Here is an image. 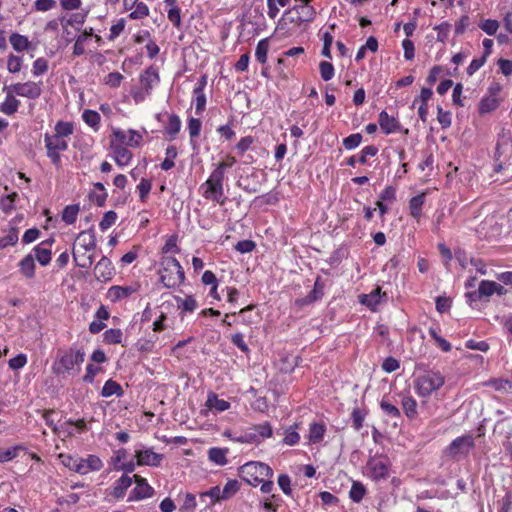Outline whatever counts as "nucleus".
Masks as SVG:
<instances>
[{"instance_id": "8fccbe9b", "label": "nucleus", "mask_w": 512, "mask_h": 512, "mask_svg": "<svg viewBox=\"0 0 512 512\" xmlns=\"http://www.w3.org/2000/svg\"><path fill=\"white\" fill-rule=\"evenodd\" d=\"M240 489V484L237 480H228L222 490V500L231 498Z\"/></svg>"}, {"instance_id": "4468645a", "label": "nucleus", "mask_w": 512, "mask_h": 512, "mask_svg": "<svg viewBox=\"0 0 512 512\" xmlns=\"http://www.w3.org/2000/svg\"><path fill=\"white\" fill-rule=\"evenodd\" d=\"M378 123L383 133L387 135L399 132L402 128L398 119L393 116H389L385 110L380 112L378 116Z\"/></svg>"}, {"instance_id": "72a5a7b5", "label": "nucleus", "mask_w": 512, "mask_h": 512, "mask_svg": "<svg viewBox=\"0 0 512 512\" xmlns=\"http://www.w3.org/2000/svg\"><path fill=\"white\" fill-rule=\"evenodd\" d=\"M299 424H294L285 429V437L283 438V443L288 446H294L299 443L300 435L297 432V428Z\"/></svg>"}, {"instance_id": "bb28decb", "label": "nucleus", "mask_w": 512, "mask_h": 512, "mask_svg": "<svg viewBox=\"0 0 512 512\" xmlns=\"http://www.w3.org/2000/svg\"><path fill=\"white\" fill-rule=\"evenodd\" d=\"M9 41H10V44L12 45L13 49L17 52L29 50L30 46H31V43L26 36L21 35L16 32H14L10 35Z\"/></svg>"}, {"instance_id": "f704fd0d", "label": "nucleus", "mask_w": 512, "mask_h": 512, "mask_svg": "<svg viewBox=\"0 0 512 512\" xmlns=\"http://www.w3.org/2000/svg\"><path fill=\"white\" fill-rule=\"evenodd\" d=\"M35 257L40 265L47 266L51 261L52 252L50 248L37 245L34 247Z\"/></svg>"}, {"instance_id": "c9c22d12", "label": "nucleus", "mask_w": 512, "mask_h": 512, "mask_svg": "<svg viewBox=\"0 0 512 512\" xmlns=\"http://www.w3.org/2000/svg\"><path fill=\"white\" fill-rule=\"evenodd\" d=\"M79 210V204L66 206L62 212V220L68 225L75 223Z\"/></svg>"}, {"instance_id": "49530a36", "label": "nucleus", "mask_w": 512, "mask_h": 512, "mask_svg": "<svg viewBox=\"0 0 512 512\" xmlns=\"http://www.w3.org/2000/svg\"><path fill=\"white\" fill-rule=\"evenodd\" d=\"M22 445H15L7 450H0V463L13 460L18 455V451L24 450Z\"/></svg>"}, {"instance_id": "603ef678", "label": "nucleus", "mask_w": 512, "mask_h": 512, "mask_svg": "<svg viewBox=\"0 0 512 512\" xmlns=\"http://www.w3.org/2000/svg\"><path fill=\"white\" fill-rule=\"evenodd\" d=\"M321 78L324 81H329L334 77V66L328 61H321L319 64Z\"/></svg>"}, {"instance_id": "0e129e2a", "label": "nucleus", "mask_w": 512, "mask_h": 512, "mask_svg": "<svg viewBox=\"0 0 512 512\" xmlns=\"http://www.w3.org/2000/svg\"><path fill=\"white\" fill-rule=\"evenodd\" d=\"M117 220V214L116 212L110 210L106 212L102 218V220L99 223V227L102 231L107 230L110 228Z\"/></svg>"}, {"instance_id": "7ed1b4c3", "label": "nucleus", "mask_w": 512, "mask_h": 512, "mask_svg": "<svg viewBox=\"0 0 512 512\" xmlns=\"http://www.w3.org/2000/svg\"><path fill=\"white\" fill-rule=\"evenodd\" d=\"M272 476L271 467L262 462H248L239 468V477L251 486H257Z\"/></svg>"}, {"instance_id": "b1692460", "label": "nucleus", "mask_w": 512, "mask_h": 512, "mask_svg": "<svg viewBox=\"0 0 512 512\" xmlns=\"http://www.w3.org/2000/svg\"><path fill=\"white\" fill-rule=\"evenodd\" d=\"M11 90L8 93L5 101L0 105V111L6 115H13L17 112L20 101L16 99Z\"/></svg>"}, {"instance_id": "774afa93", "label": "nucleus", "mask_w": 512, "mask_h": 512, "mask_svg": "<svg viewBox=\"0 0 512 512\" xmlns=\"http://www.w3.org/2000/svg\"><path fill=\"white\" fill-rule=\"evenodd\" d=\"M196 507V498L192 493H187L185 495L184 502L180 507L181 512H194Z\"/></svg>"}, {"instance_id": "69168bd1", "label": "nucleus", "mask_w": 512, "mask_h": 512, "mask_svg": "<svg viewBox=\"0 0 512 512\" xmlns=\"http://www.w3.org/2000/svg\"><path fill=\"white\" fill-rule=\"evenodd\" d=\"M47 70L48 61L45 58L40 57L34 61L32 69V73L34 76L43 75L45 72H47Z\"/></svg>"}, {"instance_id": "a211bd4d", "label": "nucleus", "mask_w": 512, "mask_h": 512, "mask_svg": "<svg viewBox=\"0 0 512 512\" xmlns=\"http://www.w3.org/2000/svg\"><path fill=\"white\" fill-rule=\"evenodd\" d=\"M60 459L62 464L67 467L69 470L79 473L81 475L86 474V469L84 468V459L79 457H74L71 455L60 454Z\"/></svg>"}, {"instance_id": "9b49d317", "label": "nucleus", "mask_w": 512, "mask_h": 512, "mask_svg": "<svg viewBox=\"0 0 512 512\" xmlns=\"http://www.w3.org/2000/svg\"><path fill=\"white\" fill-rule=\"evenodd\" d=\"M135 457L138 465L158 467L163 459L162 454L155 453L151 448L136 450Z\"/></svg>"}, {"instance_id": "3c124183", "label": "nucleus", "mask_w": 512, "mask_h": 512, "mask_svg": "<svg viewBox=\"0 0 512 512\" xmlns=\"http://www.w3.org/2000/svg\"><path fill=\"white\" fill-rule=\"evenodd\" d=\"M178 307L185 312H193L197 307V302L192 296H187L185 299L176 297Z\"/></svg>"}, {"instance_id": "cd10ccee", "label": "nucleus", "mask_w": 512, "mask_h": 512, "mask_svg": "<svg viewBox=\"0 0 512 512\" xmlns=\"http://www.w3.org/2000/svg\"><path fill=\"white\" fill-rule=\"evenodd\" d=\"M325 432L326 426L323 422H314L310 424L309 441L314 444L321 442Z\"/></svg>"}, {"instance_id": "5701e85b", "label": "nucleus", "mask_w": 512, "mask_h": 512, "mask_svg": "<svg viewBox=\"0 0 512 512\" xmlns=\"http://www.w3.org/2000/svg\"><path fill=\"white\" fill-rule=\"evenodd\" d=\"M20 272L27 278L33 279L35 277V261L32 254L26 255L18 264Z\"/></svg>"}, {"instance_id": "c85d7f7f", "label": "nucleus", "mask_w": 512, "mask_h": 512, "mask_svg": "<svg viewBox=\"0 0 512 512\" xmlns=\"http://www.w3.org/2000/svg\"><path fill=\"white\" fill-rule=\"evenodd\" d=\"M206 406L215 409L217 412H223L230 408V403L224 399H219L214 393L208 395Z\"/></svg>"}, {"instance_id": "473e14b6", "label": "nucleus", "mask_w": 512, "mask_h": 512, "mask_svg": "<svg viewBox=\"0 0 512 512\" xmlns=\"http://www.w3.org/2000/svg\"><path fill=\"white\" fill-rule=\"evenodd\" d=\"M404 413L409 419H414L418 415L417 402L411 396H404L401 401Z\"/></svg>"}, {"instance_id": "79ce46f5", "label": "nucleus", "mask_w": 512, "mask_h": 512, "mask_svg": "<svg viewBox=\"0 0 512 512\" xmlns=\"http://www.w3.org/2000/svg\"><path fill=\"white\" fill-rule=\"evenodd\" d=\"M103 467L102 460L96 455H89L86 459H84V468L86 469V474L89 471H99Z\"/></svg>"}, {"instance_id": "5fc2aeb1", "label": "nucleus", "mask_w": 512, "mask_h": 512, "mask_svg": "<svg viewBox=\"0 0 512 512\" xmlns=\"http://www.w3.org/2000/svg\"><path fill=\"white\" fill-rule=\"evenodd\" d=\"M152 188V182L149 179L142 178L140 183L137 185L139 191V198L142 202H146L148 195Z\"/></svg>"}, {"instance_id": "864d4df0", "label": "nucleus", "mask_w": 512, "mask_h": 512, "mask_svg": "<svg viewBox=\"0 0 512 512\" xmlns=\"http://www.w3.org/2000/svg\"><path fill=\"white\" fill-rule=\"evenodd\" d=\"M366 413L359 409L354 408L351 413L352 426L356 431H359L363 427V422L365 419Z\"/></svg>"}, {"instance_id": "7c9ffc66", "label": "nucleus", "mask_w": 512, "mask_h": 512, "mask_svg": "<svg viewBox=\"0 0 512 512\" xmlns=\"http://www.w3.org/2000/svg\"><path fill=\"white\" fill-rule=\"evenodd\" d=\"M425 202V195L418 194L412 197L409 201L410 214L413 218L419 219L422 213V206Z\"/></svg>"}, {"instance_id": "9d476101", "label": "nucleus", "mask_w": 512, "mask_h": 512, "mask_svg": "<svg viewBox=\"0 0 512 512\" xmlns=\"http://www.w3.org/2000/svg\"><path fill=\"white\" fill-rule=\"evenodd\" d=\"M114 273L112 262L106 256H103L94 267L95 278L100 282L111 280Z\"/></svg>"}, {"instance_id": "4d7b16f0", "label": "nucleus", "mask_w": 512, "mask_h": 512, "mask_svg": "<svg viewBox=\"0 0 512 512\" xmlns=\"http://www.w3.org/2000/svg\"><path fill=\"white\" fill-rule=\"evenodd\" d=\"M23 59L20 56L10 54L7 60V69L10 73H18L21 70Z\"/></svg>"}, {"instance_id": "2eb2a0df", "label": "nucleus", "mask_w": 512, "mask_h": 512, "mask_svg": "<svg viewBox=\"0 0 512 512\" xmlns=\"http://www.w3.org/2000/svg\"><path fill=\"white\" fill-rule=\"evenodd\" d=\"M77 241L75 248L84 250V252L93 251L96 248V236L93 228L81 231L77 236Z\"/></svg>"}, {"instance_id": "c756f323", "label": "nucleus", "mask_w": 512, "mask_h": 512, "mask_svg": "<svg viewBox=\"0 0 512 512\" xmlns=\"http://www.w3.org/2000/svg\"><path fill=\"white\" fill-rule=\"evenodd\" d=\"M123 393H124V391H123L121 385L118 382H116L112 379H109L105 382V384L102 388L101 396L108 398V397H111L112 395L122 396Z\"/></svg>"}, {"instance_id": "2f4dec72", "label": "nucleus", "mask_w": 512, "mask_h": 512, "mask_svg": "<svg viewBox=\"0 0 512 512\" xmlns=\"http://www.w3.org/2000/svg\"><path fill=\"white\" fill-rule=\"evenodd\" d=\"M228 449H222L218 447H212L208 450V458L211 462L223 466L227 463L226 454Z\"/></svg>"}, {"instance_id": "052dcab7", "label": "nucleus", "mask_w": 512, "mask_h": 512, "mask_svg": "<svg viewBox=\"0 0 512 512\" xmlns=\"http://www.w3.org/2000/svg\"><path fill=\"white\" fill-rule=\"evenodd\" d=\"M135 5H136L135 10L129 14V17L131 19H133V20L142 19L149 15V8L144 2H138V3L135 2Z\"/></svg>"}, {"instance_id": "0eeeda50", "label": "nucleus", "mask_w": 512, "mask_h": 512, "mask_svg": "<svg viewBox=\"0 0 512 512\" xmlns=\"http://www.w3.org/2000/svg\"><path fill=\"white\" fill-rule=\"evenodd\" d=\"M315 15L316 12L313 6L308 5V3H302L285 11L284 18L289 23L300 26L304 22L313 21Z\"/></svg>"}, {"instance_id": "6e6d98bb", "label": "nucleus", "mask_w": 512, "mask_h": 512, "mask_svg": "<svg viewBox=\"0 0 512 512\" xmlns=\"http://www.w3.org/2000/svg\"><path fill=\"white\" fill-rule=\"evenodd\" d=\"M250 430H253V432L257 433L258 439L260 437L269 438L273 434V430L269 422L257 424L253 426V428H251Z\"/></svg>"}, {"instance_id": "f8f14e48", "label": "nucleus", "mask_w": 512, "mask_h": 512, "mask_svg": "<svg viewBox=\"0 0 512 512\" xmlns=\"http://www.w3.org/2000/svg\"><path fill=\"white\" fill-rule=\"evenodd\" d=\"M113 135L120 145H127L132 147H138L140 145V141L142 136L135 130L130 129L128 132H125L120 129H115L113 131Z\"/></svg>"}, {"instance_id": "20e7f679", "label": "nucleus", "mask_w": 512, "mask_h": 512, "mask_svg": "<svg viewBox=\"0 0 512 512\" xmlns=\"http://www.w3.org/2000/svg\"><path fill=\"white\" fill-rule=\"evenodd\" d=\"M224 175V165H217L203 185L206 186V190L203 193L204 198L216 201L221 205L225 203L226 198L224 197L223 189Z\"/></svg>"}, {"instance_id": "6e6552de", "label": "nucleus", "mask_w": 512, "mask_h": 512, "mask_svg": "<svg viewBox=\"0 0 512 512\" xmlns=\"http://www.w3.org/2000/svg\"><path fill=\"white\" fill-rule=\"evenodd\" d=\"M7 89L11 90L12 93L16 94L17 96L26 97L33 100L38 99L42 93L41 82L36 83L33 81H27L24 83L18 82L12 84Z\"/></svg>"}, {"instance_id": "de8ad7c7", "label": "nucleus", "mask_w": 512, "mask_h": 512, "mask_svg": "<svg viewBox=\"0 0 512 512\" xmlns=\"http://www.w3.org/2000/svg\"><path fill=\"white\" fill-rule=\"evenodd\" d=\"M363 140V136L360 133H354L344 138L342 141L343 146L347 150H353L357 148Z\"/></svg>"}, {"instance_id": "412c9836", "label": "nucleus", "mask_w": 512, "mask_h": 512, "mask_svg": "<svg viewBox=\"0 0 512 512\" xmlns=\"http://www.w3.org/2000/svg\"><path fill=\"white\" fill-rule=\"evenodd\" d=\"M133 478L128 475L121 476L114 484L112 495L116 499H121L125 496L127 489L132 485Z\"/></svg>"}, {"instance_id": "f03ea898", "label": "nucleus", "mask_w": 512, "mask_h": 512, "mask_svg": "<svg viewBox=\"0 0 512 512\" xmlns=\"http://www.w3.org/2000/svg\"><path fill=\"white\" fill-rule=\"evenodd\" d=\"M160 265V281L166 288H174L183 283L185 273L176 258L165 256L161 259Z\"/></svg>"}, {"instance_id": "13d9d810", "label": "nucleus", "mask_w": 512, "mask_h": 512, "mask_svg": "<svg viewBox=\"0 0 512 512\" xmlns=\"http://www.w3.org/2000/svg\"><path fill=\"white\" fill-rule=\"evenodd\" d=\"M206 497H209L211 499L210 504H214L219 500H222V490L220 489L219 486H214L210 488L208 491H205L200 494L201 500H204Z\"/></svg>"}, {"instance_id": "4be33fe9", "label": "nucleus", "mask_w": 512, "mask_h": 512, "mask_svg": "<svg viewBox=\"0 0 512 512\" xmlns=\"http://www.w3.org/2000/svg\"><path fill=\"white\" fill-rule=\"evenodd\" d=\"M154 494V489L149 485H136L133 490L130 492L128 501H137L145 498L152 497Z\"/></svg>"}, {"instance_id": "4c0bfd02", "label": "nucleus", "mask_w": 512, "mask_h": 512, "mask_svg": "<svg viewBox=\"0 0 512 512\" xmlns=\"http://www.w3.org/2000/svg\"><path fill=\"white\" fill-rule=\"evenodd\" d=\"M269 49V39L265 38L258 42L255 51V57L258 62L265 64L267 61V53Z\"/></svg>"}, {"instance_id": "e433bc0d", "label": "nucleus", "mask_w": 512, "mask_h": 512, "mask_svg": "<svg viewBox=\"0 0 512 512\" xmlns=\"http://www.w3.org/2000/svg\"><path fill=\"white\" fill-rule=\"evenodd\" d=\"M181 129V120L178 115L171 114L168 117V124L165 127L166 133L174 138Z\"/></svg>"}, {"instance_id": "c03bdc74", "label": "nucleus", "mask_w": 512, "mask_h": 512, "mask_svg": "<svg viewBox=\"0 0 512 512\" xmlns=\"http://www.w3.org/2000/svg\"><path fill=\"white\" fill-rule=\"evenodd\" d=\"M17 198L18 194L16 192L2 196L0 199V208L3 210V212H11L14 209V203Z\"/></svg>"}, {"instance_id": "e2e57ef3", "label": "nucleus", "mask_w": 512, "mask_h": 512, "mask_svg": "<svg viewBox=\"0 0 512 512\" xmlns=\"http://www.w3.org/2000/svg\"><path fill=\"white\" fill-rule=\"evenodd\" d=\"M378 153V148L374 145H368V146H365L361 152H360V156L358 158V162L362 165H365L368 163V159L367 157L370 156V157H374L376 156Z\"/></svg>"}, {"instance_id": "680f3d73", "label": "nucleus", "mask_w": 512, "mask_h": 512, "mask_svg": "<svg viewBox=\"0 0 512 512\" xmlns=\"http://www.w3.org/2000/svg\"><path fill=\"white\" fill-rule=\"evenodd\" d=\"M495 282L490 280H482L479 284L478 290L482 298L490 297L494 294Z\"/></svg>"}, {"instance_id": "58836bf2", "label": "nucleus", "mask_w": 512, "mask_h": 512, "mask_svg": "<svg viewBox=\"0 0 512 512\" xmlns=\"http://www.w3.org/2000/svg\"><path fill=\"white\" fill-rule=\"evenodd\" d=\"M366 493V489L361 482L354 481L349 492V497L353 502L359 503Z\"/></svg>"}, {"instance_id": "f3484780", "label": "nucleus", "mask_w": 512, "mask_h": 512, "mask_svg": "<svg viewBox=\"0 0 512 512\" xmlns=\"http://www.w3.org/2000/svg\"><path fill=\"white\" fill-rule=\"evenodd\" d=\"M110 148L114 153V160L119 166H126L132 159V153L126 147L111 141Z\"/></svg>"}, {"instance_id": "a18cd8bd", "label": "nucleus", "mask_w": 512, "mask_h": 512, "mask_svg": "<svg viewBox=\"0 0 512 512\" xmlns=\"http://www.w3.org/2000/svg\"><path fill=\"white\" fill-rule=\"evenodd\" d=\"M55 135L60 137H68L73 134V124L71 122L59 121L55 125Z\"/></svg>"}, {"instance_id": "09e8293b", "label": "nucleus", "mask_w": 512, "mask_h": 512, "mask_svg": "<svg viewBox=\"0 0 512 512\" xmlns=\"http://www.w3.org/2000/svg\"><path fill=\"white\" fill-rule=\"evenodd\" d=\"M18 242V230L15 227H12L9 231V233L5 236L0 238V250L7 247V246H13Z\"/></svg>"}, {"instance_id": "6ab92c4d", "label": "nucleus", "mask_w": 512, "mask_h": 512, "mask_svg": "<svg viewBox=\"0 0 512 512\" xmlns=\"http://www.w3.org/2000/svg\"><path fill=\"white\" fill-rule=\"evenodd\" d=\"M382 297H386V293H382L381 288L376 287L371 293L360 295L359 300L360 303L374 310L375 306L381 302Z\"/></svg>"}, {"instance_id": "423d86ee", "label": "nucleus", "mask_w": 512, "mask_h": 512, "mask_svg": "<svg viewBox=\"0 0 512 512\" xmlns=\"http://www.w3.org/2000/svg\"><path fill=\"white\" fill-rule=\"evenodd\" d=\"M475 446L472 435H463L454 439L444 450L447 457L458 460L469 454Z\"/></svg>"}, {"instance_id": "dca6fc26", "label": "nucleus", "mask_w": 512, "mask_h": 512, "mask_svg": "<svg viewBox=\"0 0 512 512\" xmlns=\"http://www.w3.org/2000/svg\"><path fill=\"white\" fill-rule=\"evenodd\" d=\"M159 80L157 68L154 66L148 67L140 76V83L146 94H150L153 85L158 83Z\"/></svg>"}, {"instance_id": "ea45409f", "label": "nucleus", "mask_w": 512, "mask_h": 512, "mask_svg": "<svg viewBox=\"0 0 512 512\" xmlns=\"http://www.w3.org/2000/svg\"><path fill=\"white\" fill-rule=\"evenodd\" d=\"M371 473L375 480L385 479L388 477V466L382 461L375 462L371 467Z\"/></svg>"}, {"instance_id": "393cba45", "label": "nucleus", "mask_w": 512, "mask_h": 512, "mask_svg": "<svg viewBox=\"0 0 512 512\" xmlns=\"http://www.w3.org/2000/svg\"><path fill=\"white\" fill-rule=\"evenodd\" d=\"M500 105V99L497 97H483L478 106V111L481 115L495 111Z\"/></svg>"}, {"instance_id": "338daca9", "label": "nucleus", "mask_w": 512, "mask_h": 512, "mask_svg": "<svg viewBox=\"0 0 512 512\" xmlns=\"http://www.w3.org/2000/svg\"><path fill=\"white\" fill-rule=\"evenodd\" d=\"M479 27L488 35H494L499 28V23L496 20L487 19L482 21Z\"/></svg>"}, {"instance_id": "1a4fd4ad", "label": "nucleus", "mask_w": 512, "mask_h": 512, "mask_svg": "<svg viewBox=\"0 0 512 512\" xmlns=\"http://www.w3.org/2000/svg\"><path fill=\"white\" fill-rule=\"evenodd\" d=\"M324 295V283L321 281L320 277H317L313 289L303 298H298L295 300V305L299 308L310 305L318 300H320Z\"/></svg>"}, {"instance_id": "f257e3e1", "label": "nucleus", "mask_w": 512, "mask_h": 512, "mask_svg": "<svg viewBox=\"0 0 512 512\" xmlns=\"http://www.w3.org/2000/svg\"><path fill=\"white\" fill-rule=\"evenodd\" d=\"M84 360V350L71 347L57 358L52 366V370L56 375L76 376L80 372V366Z\"/></svg>"}, {"instance_id": "ddd939ff", "label": "nucleus", "mask_w": 512, "mask_h": 512, "mask_svg": "<svg viewBox=\"0 0 512 512\" xmlns=\"http://www.w3.org/2000/svg\"><path fill=\"white\" fill-rule=\"evenodd\" d=\"M139 285L136 286H119L114 285L108 289L107 298L111 302H118L130 297L133 293L137 292Z\"/></svg>"}, {"instance_id": "a19ab883", "label": "nucleus", "mask_w": 512, "mask_h": 512, "mask_svg": "<svg viewBox=\"0 0 512 512\" xmlns=\"http://www.w3.org/2000/svg\"><path fill=\"white\" fill-rule=\"evenodd\" d=\"M82 118L84 122L92 128H97L101 120V116L98 112L89 109L84 110Z\"/></svg>"}, {"instance_id": "39448f33", "label": "nucleus", "mask_w": 512, "mask_h": 512, "mask_svg": "<svg viewBox=\"0 0 512 512\" xmlns=\"http://www.w3.org/2000/svg\"><path fill=\"white\" fill-rule=\"evenodd\" d=\"M445 380L440 372L426 371L414 380V388L420 397H429L434 391L443 386Z\"/></svg>"}, {"instance_id": "bf43d9fd", "label": "nucleus", "mask_w": 512, "mask_h": 512, "mask_svg": "<svg viewBox=\"0 0 512 512\" xmlns=\"http://www.w3.org/2000/svg\"><path fill=\"white\" fill-rule=\"evenodd\" d=\"M380 407L383 410V412L390 417L400 418L401 416L400 410L395 405L385 400L384 398L380 402Z\"/></svg>"}, {"instance_id": "37998d69", "label": "nucleus", "mask_w": 512, "mask_h": 512, "mask_svg": "<svg viewBox=\"0 0 512 512\" xmlns=\"http://www.w3.org/2000/svg\"><path fill=\"white\" fill-rule=\"evenodd\" d=\"M122 331L120 329H108L104 332V342L107 344H120L122 342Z\"/></svg>"}, {"instance_id": "aec40b11", "label": "nucleus", "mask_w": 512, "mask_h": 512, "mask_svg": "<svg viewBox=\"0 0 512 512\" xmlns=\"http://www.w3.org/2000/svg\"><path fill=\"white\" fill-rule=\"evenodd\" d=\"M44 142L45 147L47 150H59V151H65L68 149V143L65 140V138L57 136V135H50L46 133L44 135Z\"/></svg>"}, {"instance_id": "a878e982", "label": "nucleus", "mask_w": 512, "mask_h": 512, "mask_svg": "<svg viewBox=\"0 0 512 512\" xmlns=\"http://www.w3.org/2000/svg\"><path fill=\"white\" fill-rule=\"evenodd\" d=\"M72 254L76 265L80 268H89L93 264V255H87V252H84V250L74 247Z\"/></svg>"}]
</instances>
